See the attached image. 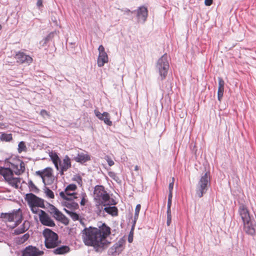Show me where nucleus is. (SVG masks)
Wrapping results in <instances>:
<instances>
[{
  "instance_id": "obj_1",
  "label": "nucleus",
  "mask_w": 256,
  "mask_h": 256,
  "mask_svg": "<svg viewBox=\"0 0 256 256\" xmlns=\"http://www.w3.org/2000/svg\"><path fill=\"white\" fill-rule=\"evenodd\" d=\"M110 234V229L105 224L98 228L90 227L82 230L84 243L88 246L104 247L106 244V238Z\"/></svg>"
},
{
  "instance_id": "obj_2",
  "label": "nucleus",
  "mask_w": 256,
  "mask_h": 256,
  "mask_svg": "<svg viewBox=\"0 0 256 256\" xmlns=\"http://www.w3.org/2000/svg\"><path fill=\"white\" fill-rule=\"evenodd\" d=\"M42 234L44 238V245L47 248H56L61 243L58 234L49 228L44 229Z\"/></svg>"
},
{
  "instance_id": "obj_3",
  "label": "nucleus",
  "mask_w": 256,
  "mask_h": 256,
  "mask_svg": "<svg viewBox=\"0 0 256 256\" xmlns=\"http://www.w3.org/2000/svg\"><path fill=\"white\" fill-rule=\"evenodd\" d=\"M0 218L4 222H14L13 228L17 226L22 221V214L20 209L14 210L10 212H2Z\"/></svg>"
},
{
  "instance_id": "obj_4",
  "label": "nucleus",
  "mask_w": 256,
  "mask_h": 256,
  "mask_svg": "<svg viewBox=\"0 0 256 256\" xmlns=\"http://www.w3.org/2000/svg\"><path fill=\"white\" fill-rule=\"evenodd\" d=\"M210 172H206L203 176H202L196 186V195L200 198H202L208 190L210 185Z\"/></svg>"
},
{
  "instance_id": "obj_5",
  "label": "nucleus",
  "mask_w": 256,
  "mask_h": 256,
  "mask_svg": "<svg viewBox=\"0 0 256 256\" xmlns=\"http://www.w3.org/2000/svg\"><path fill=\"white\" fill-rule=\"evenodd\" d=\"M94 197L97 204L106 206L110 202V196L104 190V186H96L94 190Z\"/></svg>"
},
{
  "instance_id": "obj_6",
  "label": "nucleus",
  "mask_w": 256,
  "mask_h": 256,
  "mask_svg": "<svg viewBox=\"0 0 256 256\" xmlns=\"http://www.w3.org/2000/svg\"><path fill=\"white\" fill-rule=\"evenodd\" d=\"M0 174L10 186L16 188H18L20 178L14 177V172L9 167H0Z\"/></svg>"
},
{
  "instance_id": "obj_7",
  "label": "nucleus",
  "mask_w": 256,
  "mask_h": 256,
  "mask_svg": "<svg viewBox=\"0 0 256 256\" xmlns=\"http://www.w3.org/2000/svg\"><path fill=\"white\" fill-rule=\"evenodd\" d=\"M169 68L168 56L165 54L158 60L156 64V68L162 80L166 78Z\"/></svg>"
},
{
  "instance_id": "obj_8",
  "label": "nucleus",
  "mask_w": 256,
  "mask_h": 256,
  "mask_svg": "<svg viewBox=\"0 0 256 256\" xmlns=\"http://www.w3.org/2000/svg\"><path fill=\"white\" fill-rule=\"evenodd\" d=\"M128 14L130 16L132 19L136 18V22L144 24L148 16V10L144 6H140L136 10L130 11L126 10V11Z\"/></svg>"
},
{
  "instance_id": "obj_9",
  "label": "nucleus",
  "mask_w": 256,
  "mask_h": 256,
  "mask_svg": "<svg viewBox=\"0 0 256 256\" xmlns=\"http://www.w3.org/2000/svg\"><path fill=\"white\" fill-rule=\"evenodd\" d=\"M8 167L16 175H20L25 171V164L20 158L14 157L11 158L8 160L6 162Z\"/></svg>"
},
{
  "instance_id": "obj_10",
  "label": "nucleus",
  "mask_w": 256,
  "mask_h": 256,
  "mask_svg": "<svg viewBox=\"0 0 256 256\" xmlns=\"http://www.w3.org/2000/svg\"><path fill=\"white\" fill-rule=\"evenodd\" d=\"M25 200L30 207L38 206L40 208H45L44 200L32 193L27 194L25 196Z\"/></svg>"
},
{
  "instance_id": "obj_11",
  "label": "nucleus",
  "mask_w": 256,
  "mask_h": 256,
  "mask_svg": "<svg viewBox=\"0 0 256 256\" xmlns=\"http://www.w3.org/2000/svg\"><path fill=\"white\" fill-rule=\"evenodd\" d=\"M36 174L42 178L44 184H50L54 180L52 170L50 168H46L42 170L36 171Z\"/></svg>"
},
{
  "instance_id": "obj_12",
  "label": "nucleus",
  "mask_w": 256,
  "mask_h": 256,
  "mask_svg": "<svg viewBox=\"0 0 256 256\" xmlns=\"http://www.w3.org/2000/svg\"><path fill=\"white\" fill-rule=\"evenodd\" d=\"M44 254L42 250L32 246H26L22 252V256H42Z\"/></svg>"
},
{
  "instance_id": "obj_13",
  "label": "nucleus",
  "mask_w": 256,
  "mask_h": 256,
  "mask_svg": "<svg viewBox=\"0 0 256 256\" xmlns=\"http://www.w3.org/2000/svg\"><path fill=\"white\" fill-rule=\"evenodd\" d=\"M244 230L250 236H254L256 232V222L252 219L243 222Z\"/></svg>"
},
{
  "instance_id": "obj_14",
  "label": "nucleus",
  "mask_w": 256,
  "mask_h": 256,
  "mask_svg": "<svg viewBox=\"0 0 256 256\" xmlns=\"http://www.w3.org/2000/svg\"><path fill=\"white\" fill-rule=\"evenodd\" d=\"M39 220L42 225L52 227L55 226V223L44 211L40 212L39 214Z\"/></svg>"
},
{
  "instance_id": "obj_15",
  "label": "nucleus",
  "mask_w": 256,
  "mask_h": 256,
  "mask_svg": "<svg viewBox=\"0 0 256 256\" xmlns=\"http://www.w3.org/2000/svg\"><path fill=\"white\" fill-rule=\"evenodd\" d=\"M15 58L17 62L20 64L26 63L30 64L33 61V59L31 56L21 52H18L16 54Z\"/></svg>"
},
{
  "instance_id": "obj_16",
  "label": "nucleus",
  "mask_w": 256,
  "mask_h": 256,
  "mask_svg": "<svg viewBox=\"0 0 256 256\" xmlns=\"http://www.w3.org/2000/svg\"><path fill=\"white\" fill-rule=\"evenodd\" d=\"M238 212L243 222L252 219L250 215L249 210L246 206L244 204H240Z\"/></svg>"
},
{
  "instance_id": "obj_17",
  "label": "nucleus",
  "mask_w": 256,
  "mask_h": 256,
  "mask_svg": "<svg viewBox=\"0 0 256 256\" xmlns=\"http://www.w3.org/2000/svg\"><path fill=\"white\" fill-rule=\"evenodd\" d=\"M99 56L98 59V66H102L108 62V57L106 53L104 52V47L100 45L98 48Z\"/></svg>"
},
{
  "instance_id": "obj_18",
  "label": "nucleus",
  "mask_w": 256,
  "mask_h": 256,
  "mask_svg": "<svg viewBox=\"0 0 256 256\" xmlns=\"http://www.w3.org/2000/svg\"><path fill=\"white\" fill-rule=\"evenodd\" d=\"M71 166L70 159L68 156H66L62 162L60 160L58 163V168L60 170L61 174H63L64 172L70 168Z\"/></svg>"
},
{
  "instance_id": "obj_19",
  "label": "nucleus",
  "mask_w": 256,
  "mask_h": 256,
  "mask_svg": "<svg viewBox=\"0 0 256 256\" xmlns=\"http://www.w3.org/2000/svg\"><path fill=\"white\" fill-rule=\"evenodd\" d=\"M126 243V240L123 238H120L118 242H116L113 246L114 248V252H113V254L115 253L116 254H119L124 249V246Z\"/></svg>"
},
{
  "instance_id": "obj_20",
  "label": "nucleus",
  "mask_w": 256,
  "mask_h": 256,
  "mask_svg": "<svg viewBox=\"0 0 256 256\" xmlns=\"http://www.w3.org/2000/svg\"><path fill=\"white\" fill-rule=\"evenodd\" d=\"M76 193L72 192V191H68L66 192V190L64 191H62L60 192V196L65 200H74L77 198Z\"/></svg>"
},
{
  "instance_id": "obj_21",
  "label": "nucleus",
  "mask_w": 256,
  "mask_h": 256,
  "mask_svg": "<svg viewBox=\"0 0 256 256\" xmlns=\"http://www.w3.org/2000/svg\"><path fill=\"white\" fill-rule=\"evenodd\" d=\"M94 114L99 119L104 120L105 124L109 126L111 125L112 122L110 120V116L108 113L104 112L101 114L99 111L95 110Z\"/></svg>"
},
{
  "instance_id": "obj_22",
  "label": "nucleus",
  "mask_w": 256,
  "mask_h": 256,
  "mask_svg": "<svg viewBox=\"0 0 256 256\" xmlns=\"http://www.w3.org/2000/svg\"><path fill=\"white\" fill-rule=\"evenodd\" d=\"M53 216L58 221L63 223L65 225H68L69 223V220L63 214H62L59 210L56 211V213L53 215Z\"/></svg>"
},
{
  "instance_id": "obj_23",
  "label": "nucleus",
  "mask_w": 256,
  "mask_h": 256,
  "mask_svg": "<svg viewBox=\"0 0 256 256\" xmlns=\"http://www.w3.org/2000/svg\"><path fill=\"white\" fill-rule=\"evenodd\" d=\"M218 98L220 101L222 98L224 91V82L220 77L218 78Z\"/></svg>"
},
{
  "instance_id": "obj_24",
  "label": "nucleus",
  "mask_w": 256,
  "mask_h": 256,
  "mask_svg": "<svg viewBox=\"0 0 256 256\" xmlns=\"http://www.w3.org/2000/svg\"><path fill=\"white\" fill-rule=\"evenodd\" d=\"M70 251V248L67 246H62L60 247H56L54 250L53 252L55 254H64L69 252Z\"/></svg>"
},
{
  "instance_id": "obj_25",
  "label": "nucleus",
  "mask_w": 256,
  "mask_h": 256,
  "mask_svg": "<svg viewBox=\"0 0 256 256\" xmlns=\"http://www.w3.org/2000/svg\"><path fill=\"white\" fill-rule=\"evenodd\" d=\"M29 228V222L24 221L22 225L14 230V234L18 235L26 232Z\"/></svg>"
},
{
  "instance_id": "obj_26",
  "label": "nucleus",
  "mask_w": 256,
  "mask_h": 256,
  "mask_svg": "<svg viewBox=\"0 0 256 256\" xmlns=\"http://www.w3.org/2000/svg\"><path fill=\"white\" fill-rule=\"evenodd\" d=\"M66 200V202H64V205L68 208L70 209L71 210H75L78 208L79 206L77 202H74L73 200Z\"/></svg>"
},
{
  "instance_id": "obj_27",
  "label": "nucleus",
  "mask_w": 256,
  "mask_h": 256,
  "mask_svg": "<svg viewBox=\"0 0 256 256\" xmlns=\"http://www.w3.org/2000/svg\"><path fill=\"white\" fill-rule=\"evenodd\" d=\"M75 160L77 162H85L90 160V156L84 154H79L77 156L74 158Z\"/></svg>"
},
{
  "instance_id": "obj_28",
  "label": "nucleus",
  "mask_w": 256,
  "mask_h": 256,
  "mask_svg": "<svg viewBox=\"0 0 256 256\" xmlns=\"http://www.w3.org/2000/svg\"><path fill=\"white\" fill-rule=\"evenodd\" d=\"M50 157L57 170H59L58 163L60 161L59 157L56 153H52Z\"/></svg>"
},
{
  "instance_id": "obj_29",
  "label": "nucleus",
  "mask_w": 256,
  "mask_h": 256,
  "mask_svg": "<svg viewBox=\"0 0 256 256\" xmlns=\"http://www.w3.org/2000/svg\"><path fill=\"white\" fill-rule=\"evenodd\" d=\"M28 184L30 191L35 193H38L39 192V189L34 184L32 180H29Z\"/></svg>"
},
{
  "instance_id": "obj_30",
  "label": "nucleus",
  "mask_w": 256,
  "mask_h": 256,
  "mask_svg": "<svg viewBox=\"0 0 256 256\" xmlns=\"http://www.w3.org/2000/svg\"><path fill=\"white\" fill-rule=\"evenodd\" d=\"M0 139L2 141L10 142L12 140V134H2Z\"/></svg>"
},
{
  "instance_id": "obj_31",
  "label": "nucleus",
  "mask_w": 256,
  "mask_h": 256,
  "mask_svg": "<svg viewBox=\"0 0 256 256\" xmlns=\"http://www.w3.org/2000/svg\"><path fill=\"white\" fill-rule=\"evenodd\" d=\"M65 212L66 214H69V216H70V218L74 221L78 220H79V215L77 214L76 212H71L69 210H68L66 209H64Z\"/></svg>"
},
{
  "instance_id": "obj_32",
  "label": "nucleus",
  "mask_w": 256,
  "mask_h": 256,
  "mask_svg": "<svg viewBox=\"0 0 256 256\" xmlns=\"http://www.w3.org/2000/svg\"><path fill=\"white\" fill-rule=\"evenodd\" d=\"M18 150L19 153L26 151L27 148L24 142H20L18 144Z\"/></svg>"
},
{
  "instance_id": "obj_33",
  "label": "nucleus",
  "mask_w": 256,
  "mask_h": 256,
  "mask_svg": "<svg viewBox=\"0 0 256 256\" xmlns=\"http://www.w3.org/2000/svg\"><path fill=\"white\" fill-rule=\"evenodd\" d=\"M44 190V192L48 198H54V193L52 190H50L49 188H46Z\"/></svg>"
},
{
  "instance_id": "obj_34",
  "label": "nucleus",
  "mask_w": 256,
  "mask_h": 256,
  "mask_svg": "<svg viewBox=\"0 0 256 256\" xmlns=\"http://www.w3.org/2000/svg\"><path fill=\"white\" fill-rule=\"evenodd\" d=\"M77 188V186L74 184H70L68 185L66 188H65L66 190V192L68 191H72V192H74Z\"/></svg>"
},
{
  "instance_id": "obj_35",
  "label": "nucleus",
  "mask_w": 256,
  "mask_h": 256,
  "mask_svg": "<svg viewBox=\"0 0 256 256\" xmlns=\"http://www.w3.org/2000/svg\"><path fill=\"white\" fill-rule=\"evenodd\" d=\"M30 208L34 214H38V215L40 214V212L43 211L42 210L38 208H40L38 206H34Z\"/></svg>"
},
{
  "instance_id": "obj_36",
  "label": "nucleus",
  "mask_w": 256,
  "mask_h": 256,
  "mask_svg": "<svg viewBox=\"0 0 256 256\" xmlns=\"http://www.w3.org/2000/svg\"><path fill=\"white\" fill-rule=\"evenodd\" d=\"M172 222V214L171 210H167V220L166 224L168 226H169Z\"/></svg>"
},
{
  "instance_id": "obj_37",
  "label": "nucleus",
  "mask_w": 256,
  "mask_h": 256,
  "mask_svg": "<svg viewBox=\"0 0 256 256\" xmlns=\"http://www.w3.org/2000/svg\"><path fill=\"white\" fill-rule=\"evenodd\" d=\"M134 232V230H132V228H131L128 238V240L130 243H132L133 241Z\"/></svg>"
},
{
  "instance_id": "obj_38",
  "label": "nucleus",
  "mask_w": 256,
  "mask_h": 256,
  "mask_svg": "<svg viewBox=\"0 0 256 256\" xmlns=\"http://www.w3.org/2000/svg\"><path fill=\"white\" fill-rule=\"evenodd\" d=\"M141 206L140 204H138L136 205V208H135V212H134V217H135V219L136 218H138L139 213L140 212Z\"/></svg>"
},
{
  "instance_id": "obj_39",
  "label": "nucleus",
  "mask_w": 256,
  "mask_h": 256,
  "mask_svg": "<svg viewBox=\"0 0 256 256\" xmlns=\"http://www.w3.org/2000/svg\"><path fill=\"white\" fill-rule=\"evenodd\" d=\"M73 180L78 183L80 185L82 186V178L80 176H75L73 178Z\"/></svg>"
},
{
  "instance_id": "obj_40",
  "label": "nucleus",
  "mask_w": 256,
  "mask_h": 256,
  "mask_svg": "<svg viewBox=\"0 0 256 256\" xmlns=\"http://www.w3.org/2000/svg\"><path fill=\"white\" fill-rule=\"evenodd\" d=\"M40 114L44 118H45L46 117L50 118V114L48 112L45 110H42L40 112Z\"/></svg>"
},
{
  "instance_id": "obj_41",
  "label": "nucleus",
  "mask_w": 256,
  "mask_h": 256,
  "mask_svg": "<svg viewBox=\"0 0 256 256\" xmlns=\"http://www.w3.org/2000/svg\"><path fill=\"white\" fill-rule=\"evenodd\" d=\"M30 237V235L28 234H26L23 235L22 237L20 238V242L21 243H24Z\"/></svg>"
},
{
  "instance_id": "obj_42",
  "label": "nucleus",
  "mask_w": 256,
  "mask_h": 256,
  "mask_svg": "<svg viewBox=\"0 0 256 256\" xmlns=\"http://www.w3.org/2000/svg\"><path fill=\"white\" fill-rule=\"evenodd\" d=\"M82 200L80 202V204L81 206H84L87 202V200H86V193L82 194Z\"/></svg>"
},
{
  "instance_id": "obj_43",
  "label": "nucleus",
  "mask_w": 256,
  "mask_h": 256,
  "mask_svg": "<svg viewBox=\"0 0 256 256\" xmlns=\"http://www.w3.org/2000/svg\"><path fill=\"white\" fill-rule=\"evenodd\" d=\"M116 204V202L113 199V216H117L118 214V210L116 207L114 206Z\"/></svg>"
},
{
  "instance_id": "obj_44",
  "label": "nucleus",
  "mask_w": 256,
  "mask_h": 256,
  "mask_svg": "<svg viewBox=\"0 0 256 256\" xmlns=\"http://www.w3.org/2000/svg\"><path fill=\"white\" fill-rule=\"evenodd\" d=\"M58 210L52 204H50V212L54 215L56 213V211H58Z\"/></svg>"
},
{
  "instance_id": "obj_45",
  "label": "nucleus",
  "mask_w": 256,
  "mask_h": 256,
  "mask_svg": "<svg viewBox=\"0 0 256 256\" xmlns=\"http://www.w3.org/2000/svg\"><path fill=\"white\" fill-rule=\"evenodd\" d=\"M174 178H172V182L170 183L169 186H168L169 192H172L173 188H174Z\"/></svg>"
},
{
  "instance_id": "obj_46",
  "label": "nucleus",
  "mask_w": 256,
  "mask_h": 256,
  "mask_svg": "<svg viewBox=\"0 0 256 256\" xmlns=\"http://www.w3.org/2000/svg\"><path fill=\"white\" fill-rule=\"evenodd\" d=\"M104 210L108 214H112V207L108 206L104 208Z\"/></svg>"
},
{
  "instance_id": "obj_47",
  "label": "nucleus",
  "mask_w": 256,
  "mask_h": 256,
  "mask_svg": "<svg viewBox=\"0 0 256 256\" xmlns=\"http://www.w3.org/2000/svg\"><path fill=\"white\" fill-rule=\"evenodd\" d=\"M138 219V218H136L135 219V217H134V218H133L132 222V228H132V230H134L136 224V221H137Z\"/></svg>"
},
{
  "instance_id": "obj_48",
  "label": "nucleus",
  "mask_w": 256,
  "mask_h": 256,
  "mask_svg": "<svg viewBox=\"0 0 256 256\" xmlns=\"http://www.w3.org/2000/svg\"><path fill=\"white\" fill-rule=\"evenodd\" d=\"M213 2V0H205L204 4L206 6H210L212 4Z\"/></svg>"
},
{
  "instance_id": "obj_49",
  "label": "nucleus",
  "mask_w": 256,
  "mask_h": 256,
  "mask_svg": "<svg viewBox=\"0 0 256 256\" xmlns=\"http://www.w3.org/2000/svg\"><path fill=\"white\" fill-rule=\"evenodd\" d=\"M172 204V200H168V205H167V210H171L170 208Z\"/></svg>"
},
{
  "instance_id": "obj_50",
  "label": "nucleus",
  "mask_w": 256,
  "mask_h": 256,
  "mask_svg": "<svg viewBox=\"0 0 256 256\" xmlns=\"http://www.w3.org/2000/svg\"><path fill=\"white\" fill-rule=\"evenodd\" d=\"M36 4L38 7L42 6V0H38Z\"/></svg>"
},
{
  "instance_id": "obj_51",
  "label": "nucleus",
  "mask_w": 256,
  "mask_h": 256,
  "mask_svg": "<svg viewBox=\"0 0 256 256\" xmlns=\"http://www.w3.org/2000/svg\"><path fill=\"white\" fill-rule=\"evenodd\" d=\"M113 180H114L116 182H117L118 183H120L121 182V180H118V178L113 173Z\"/></svg>"
},
{
  "instance_id": "obj_52",
  "label": "nucleus",
  "mask_w": 256,
  "mask_h": 256,
  "mask_svg": "<svg viewBox=\"0 0 256 256\" xmlns=\"http://www.w3.org/2000/svg\"><path fill=\"white\" fill-rule=\"evenodd\" d=\"M172 192H169L168 196V200H172Z\"/></svg>"
},
{
  "instance_id": "obj_53",
  "label": "nucleus",
  "mask_w": 256,
  "mask_h": 256,
  "mask_svg": "<svg viewBox=\"0 0 256 256\" xmlns=\"http://www.w3.org/2000/svg\"><path fill=\"white\" fill-rule=\"evenodd\" d=\"M139 169V167L138 166H136L134 167V170H138Z\"/></svg>"
},
{
  "instance_id": "obj_54",
  "label": "nucleus",
  "mask_w": 256,
  "mask_h": 256,
  "mask_svg": "<svg viewBox=\"0 0 256 256\" xmlns=\"http://www.w3.org/2000/svg\"><path fill=\"white\" fill-rule=\"evenodd\" d=\"M108 164L110 166H112V161H108Z\"/></svg>"
},
{
  "instance_id": "obj_55",
  "label": "nucleus",
  "mask_w": 256,
  "mask_h": 256,
  "mask_svg": "<svg viewBox=\"0 0 256 256\" xmlns=\"http://www.w3.org/2000/svg\"><path fill=\"white\" fill-rule=\"evenodd\" d=\"M2 28V26L0 24V30Z\"/></svg>"
},
{
  "instance_id": "obj_56",
  "label": "nucleus",
  "mask_w": 256,
  "mask_h": 256,
  "mask_svg": "<svg viewBox=\"0 0 256 256\" xmlns=\"http://www.w3.org/2000/svg\"><path fill=\"white\" fill-rule=\"evenodd\" d=\"M3 125H4V124L0 122V126H3Z\"/></svg>"
},
{
  "instance_id": "obj_57",
  "label": "nucleus",
  "mask_w": 256,
  "mask_h": 256,
  "mask_svg": "<svg viewBox=\"0 0 256 256\" xmlns=\"http://www.w3.org/2000/svg\"><path fill=\"white\" fill-rule=\"evenodd\" d=\"M1 117V116L0 115V118Z\"/></svg>"
}]
</instances>
